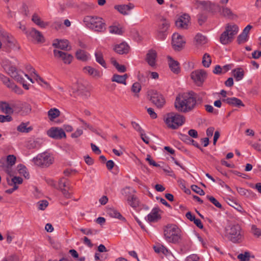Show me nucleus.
<instances>
[{"label":"nucleus","instance_id":"28","mask_svg":"<svg viewBox=\"0 0 261 261\" xmlns=\"http://www.w3.org/2000/svg\"><path fill=\"white\" fill-rule=\"evenodd\" d=\"M0 81H1L4 85L10 89L13 90L18 89L17 86L15 85L14 83L11 82L9 77L1 73H0Z\"/></svg>","mask_w":261,"mask_h":261},{"label":"nucleus","instance_id":"52","mask_svg":"<svg viewBox=\"0 0 261 261\" xmlns=\"http://www.w3.org/2000/svg\"><path fill=\"white\" fill-rule=\"evenodd\" d=\"M141 89V86L139 83L136 82L132 87V91L135 93H138Z\"/></svg>","mask_w":261,"mask_h":261},{"label":"nucleus","instance_id":"48","mask_svg":"<svg viewBox=\"0 0 261 261\" xmlns=\"http://www.w3.org/2000/svg\"><path fill=\"white\" fill-rule=\"evenodd\" d=\"M48 202L46 200H42L37 202L38 208L40 210H44L48 206Z\"/></svg>","mask_w":261,"mask_h":261},{"label":"nucleus","instance_id":"5","mask_svg":"<svg viewBox=\"0 0 261 261\" xmlns=\"http://www.w3.org/2000/svg\"><path fill=\"white\" fill-rule=\"evenodd\" d=\"M239 31L238 27L234 24H227L225 30L220 36V41L224 45H226L232 41L234 36Z\"/></svg>","mask_w":261,"mask_h":261},{"label":"nucleus","instance_id":"55","mask_svg":"<svg viewBox=\"0 0 261 261\" xmlns=\"http://www.w3.org/2000/svg\"><path fill=\"white\" fill-rule=\"evenodd\" d=\"M12 118L9 115L6 116H4L3 115H0V122H10L12 121Z\"/></svg>","mask_w":261,"mask_h":261},{"label":"nucleus","instance_id":"7","mask_svg":"<svg viewBox=\"0 0 261 261\" xmlns=\"http://www.w3.org/2000/svg\"><path fill=\"white\" fill-rule=\"evenodd\" d=\"M32 161L36 165L41 167H47L53 163L52 158L47 152L38 154L33 159Z\"/></svg>","mask_w":261,"mask_h":261},{"label":"nucleus","instance_id":"10","mask_svg":"<svg viewBox=\"0 0 261 261\" xmlns=\"http://www.w3.org/2000/svg\"><path fill=\"white\" fill-rule=\"evenodd\" d=\"M191 79L198 86H201L207 77L206 71L203 69H198L192 72Z\"/></svg>","mask_w":261,"mask_h":261},{"label":"nucleus","instance_id":"29","mask_svg":"<svg viewBox=\"0 0 261 261\" xmlns=\"http://www.w3.org/2000/svg\"><path fill=\"white\" fill-rule=\"evenodd\" d=\"M84 70L85 72H87L89 75L95 78H99L102 75V73L99 70L90 66L85 67Z\"/></svg>","mask_w":261,"mask_h":261},{"label":"nucleus","instance_id":"57","mask_svg":"<svg viewBox=\"0 0 261 261\" xmlns=\"http://www.w3.org/2000/svg\"><path fill=\"white\" fill-rule=\"evenodd\" d=\"M205 108L206 111L208 113H213L216 115L218 113L217 110H214L213 107L211 105H206L205 106Z\"/></svg>","mask_w":261,"mask_h":261},{"label":"nucleus","instance_id":"60","mask_svg":"<svg viewBox=\"0 0 261 261\" xmlns=\"http://www.w3.org/2000/svg\"><path fill=\"white\" fill-rule=\"evenodd\" d=\"M83 130L81 129H77L76 130L72 133L71 135L72 138H76L83 134Z\"/></svg>","mask_w":261,"mask_h":261},{"label":"nucleus","instance_id":"49","mask_svg":"<svg viewBox=\"0 0 261 261\" xmlns=\"http://www.w3.org/2000/svg\"><path fill=\"white\" fill-rule=\"evenodd\" d=\"M16 161V158L15 156H14V155L10 154L8 155L7 157V163L8 164L7 165L12 166L15 164Z\"/></svg>","mask_w":261,"mask_h":261},{"label":"nucleus","instance_id":"32","mask_svg":"<svg viewBox=\"0 0 261 261\" xmlns=\"http://www.w3.org/2000/svg\"><path fill=\"white\" fill-rule=\"evenodd\" d=\"M32 20L36 24H37V25L39 26L42 28H45L48 25V23L47 22L42 21L40 17L36 14H34L32 16Z\"/></svg>","mask_w":261,"mask_h":261},{"label":"nucleus","instance_id":"31","mask_svg":"<svg viewBox=\"0 0 261 261\" xmlns=\"http://www.w3.org/2000/svg\"><path fill=\"white\" fill-rule=\"evenodd\" d=\"M29 122H21L17 127V130L19 132L28 133L33 130V128L32 126H29Z\"/></svg>","mask_w":261,"mask_h":261},{"label":"nucleus","instance_id":"42","mask_svg":"<svg viewBox=\"0 0 261 261\" xmlns=\"http://www.w3.org/2000/svg\"><path fill=\"white\" fill-rule=\"evenodd\" d=\"M212 62V60L209 54L205 53L204 54L202 58V64L203 66L205 67H208L211 63Z\"/></svg>","mask_w":261,"mask_h":261},{"label":"nucleus","instance_id":"2","mask_svg":"<svg viewBox=\"0 0 261 261\" xmlns=\"http://www.w3.org/2000/svg\"><path fill=\"white\" fill-rule=\"evenodd\" d=\"M225 237L233 243L238 244L244 239V231L238 223L231 224L225 228Z\"/></svg>","mask_w":261,"mask_h":261},{"label":"nucleus","instance_id":"27","mask_svg":"<svg viewBox=\"0 0 261 261\" xmlns=\"http://www.w3.org/2000/svg\"><path fill=\"white\" fill-rule=\"evenodd\" d=\"M194 4L197 8H201L206 11H210L212 8L211 3L209 1L195 0Z\"/></svg>","mask_w":261,"mask_h":261},{"label":"nucleus","instance_id":"63","mask_svg":"<svg viewBox=\"0 0 261 261\" xmlns=\"http://www.w3.org/2000/svg\"><path fill=\"white\" fill-rule=\"evenodd\" d=\"M188 135L194 138H197L198 137V133L195 129H190L188 131Z\"/></svg>","mask_w":261,"mask_h":261},{"label":"nucleus","instance_id":"13","mask_svg":"<svg viewBox=\"0 0 261 261\" xmlns=\"http://www.w3.org/2000/svg\"><path fill=\"white\" fill-rule=\"evenodd\" d=\"M47 135L55 139H61L66 137V134L63 129L59 127H51L47 132Z\"/></svg>","mask_w":261,"mask_h":261},{"label":"nucleus","instance_id":"16","mask_svg":"<svg viewBox=\"0 0 261 261\" xmlns=\"http://www.w3.org/2000/svg\"><path fill=\"white\" fill-rule=\"evenodd\" d=\"M1 37L6 39L8 47L11 49H19V46L17 44V41L12 36L4 31H1Z\"/></svg>","mask_w":261,"mask_h":261},{"label":"nucleus","instance_id":"24","mask_svg":"<svg viewBox=\"0 0 261 261\" xmlns=\"http://www.w3.org/2000/svg\"><path fill=\"white\" fill-rule=\"evenodd\" d=\"M134 5L132 3H129L128 5H116L114 6V8L118 10L121 14L126 15L128 13V11L133 9Z\"/></svg>","mask_w":261,"mask_h":261},{"label":"nucleus","instance_id":"19","mask_svg":"<svg viewBox=\"0 0 261 261\" xmlns=\"http://www.w3.org/2000/svg\"><path fill=\"white\" fill-rule=\"evenodd\" d=\"M69 41L66 39H56L53 41V46L55 48L68 51L71 49V47L69 46Z\"/></svg>","mask_w":261,"mask_h":261},{"label":"nucleus","instance_id":"35","mask_svg":"<svg viewBox=\"0 0 261 261\" xmlns=\"http://www.w3.org/2000/svg\"><path fill=\"white\" fill-rule=\"evenodd\" d=\"M95 56L96 62L100 64L102 67L106 68L107 64L103 59L102 53L100 51H96L95 53Z\"/></svg>","mask_w":261,"mask_h":261},{"label":"nucleus","instance_id":"17","mask_svg":"<svg viewBox=\"0 0 261 261\" xmlns=\"http://www.w3.org/2000/svg\"><path fill=\"white\" fill-rule=\"evenodd\" d=\"M185 43V41L182 39V36L178 33H174L172 35V44L175 50H179L182 47Z\"/></svg>","mask_w":261,"mask_h":261},{"label":"nucleus","instance_id":"46","mask_svg":"<svg viewBox=\"0 0 261 261\" xmlns=\"http://www.w3.org/2000/svg\"><path fill=\"white\" fill-rule=\"evenodd\" d=\"M135 192L134 190H133L132 189H131L129 187H126L121 190V194L124 195L125 197H126L127 198L128 197H130V196H132L133 195L131 193V192Z\"/></svg>","mask_w":261,"mask_h":261},{"label":"nucleus","instance_id":"51","mask_svg":"<svg viewBox=\"0 0 261 261\" xmlns=\"http://www.w3.org/2000/svg\"><path fill=\"white\" fill-rule=\"evenodd\" d=\"M191 189L194 191L197 194L200 195H204L205 193L204 191L201 189L200 187H198L196 185H193L191 186Z\"/></svg>","mask_w":261,"mask_h":261},{"label":"nucleus","instance_id":"62","mask_svg":"<svg viewBox=\"0 0 261 261\" xmlns=\"http://www.w3.org/2000/svg\"><path fill=\"white\" fill-rule=\"evenodd\" d=\"M147 112L152 119H155L157 117V114L154 112V110L152 108H148Z\"/></svg>","mask_w":261,"mask_h":261},{"label":"nucleus","instance_id":"34","mask_svg":"<svg viewBox=\"0 0 261 261\" xmlns=\"http://www.w3.org/2000/svg\"><path fill=\"white\" fill-rule=\"evenodd\" d=\"M60 111L57 108H51L47 112L50 120L53 121L60 115Z\"/></svg>","mask_w":261,"mask_h":261},{"label":"nucleus","instance_id":"33","mask_svg":"<svg viewBox=\"0 0 261 261\" xmlns=\"http://www.w3.org/2000/svg\"><path fill=\"white\" fill-rule=\"evenodd\" d=\"M78 94L81 95L84 98H87L90 96V92L86 87L81 84L77 88Z\"/></svg>","mask_w":261,"mask_h":261},{"label":"nucleus","instance_id":"37","mask_svg":"<svg viewBox=\"0 0 261 261\" xmlns=\"http://www.w3.org/2000/svg\"><path fill=\"white\" fill-rule=\"evenodd\" d=\"M7 180L8 185L11 186H17V184H21L22 182V178L20 177L14 176L12 179H10L7 177Z\"/></svg>","mask_w":261,"mask_h":261},{"label":"nucleus","instance_id":"22","mask_svg":"<svg viewBox=\"0 0 261 261\" xmlns=\"http://www.w3.org/2000/svg\"><path fill=\"white\" fill-rule=\"evenodd\" d=\"M222 101L233 107H244V104L241 99L234 97L223 99Z\"/></svg>","mask_w":261,"mask_h":261},{"label":"nucleus","instance_id":"59","mask_svg":"<svg viewBox=\"0 0 261 261\" xmlns=\"http://www.w3.org/2000/svg\"><path fill=\"white\" fill-rule=\"evenodd\" d=\"M5 172L10 176H13L14 173L12 170V166L7 165L4 169Z\"/></svg>","mask_w":261,"mask_h":261},{"label":"nucleus","instance_id":"11","mask_svg":"<svg viewBox=\"0 0 261 261\" xmlns=\"http://www.w3.org/2000/svg\"><path fill=\"white\" fill-rule=\"evenodd\" d=\"M22 105L20 102H18V103H14L12 105V107H10L7 102L1 101L0 102V109L3 112L7 114L13 113V111L19 113L20 112L19 107H21Z\"/></svg>","mask_w":261,"mask_h":261},{"label":"nucleus","instance_id":"25","mask_svg":"<svg viewBox=\"0 0 261 261\" xmlns=\"http://www.w3.org/2000/svg\"><path fill=\"white\" fill-rule=\"evenodd\" d=\"M129 47L126 43L122 42L117 44L114 47L115 51L119 54H126L128 53Z\"/></svg>","mask_w":261,"mask_h":261},{"label":"nucleus","instance_id":"44","mask_svg":"<svg viewBox=\"0 0 261 261\" xmlns=\"http://www.w3.org/2000/svg\"><path fill=\"white\" fill-rule=\"evenodd\" d=\"M206 198L208 200H210L217 207L219 208H221L222 207L221 204L213 196L207 195Z\"/></svg>","mask_w":261,"mask_h":261},{"label":"nucleus","instance_id":"4","mask_svg":"<svg viewBox=\"0 0 261 261\" xmlns=\"http://www.w3.org/2000/svg\"><path fill=\"white\" fill-rule=\"evenodd\" d=\"M180 229L174 224H168L164 229L165 240L169 243L176 244L181 239Z\"/></svg>","mask_w":261,"mask_h":261},{"label":"nucleus","instance_id":"26","mask_svg":"<svg viewBox=\"0 0 261 261\" xmlns=\"http://www.w3.org/2000/svg\"><path fill=\"white\" fill-rule=\"evenodd\" d=\"M168 59L169 60V65L171 70L175 74H178L180 71V69L179 67V63L174 60L171 57L168 56Z\"/></svg>","mask_w":261,"mask_h":261},{"label":"nucleus","instance_id":"56","mask_svg":"<svg viewBox=\"0 0 261 261\" xmlns=\"http://www.w3.org/2000/svg\"><path fill=\"white\" fill-rule=\"evenodd\" d=\"M146 161H147L149 164L150 165H152L154 167H159L160 165L157 164L154 161H153L151 158V156L149 154H147V158L146 159Z\"/></svg>","mask_w":261,"mask_h":261},{"label":"nucleus","instance_id":"53","mask_svg":"<svg viewBox=\"0 0 261 261\" xmlns=\"http://www.w3.org/2000/svg\"><path fill=\"white\" fill-rule=\"evenodd\" d=\"M31 69H32V70H33V72L35 74L36 81L37 82V83L40 86H43V84L44 82H45V81L42 77H41L38 74L36 73L35 70L34 68L31 67Z\"/></svg>","mask_w":261,"mask_h":261},{"label":"nucleus","instance_id":"50","mask_svg":"<svg viewBox=\"0 0 261 261\" xmlns=\"http://www.w3.org/2000/svg\"><path fill=\"white\" fill-rule=\"evenodd\" d=\"M251 231L253 235L257 237L261 236V229L257 228L256 225H252Z\"/></svg>","mask_w":261,"mask_h":261},{"label":"nucleus","instance_id":"58","mask_svg":"<svg viewBox=\"0 0 261 261\" xmlns=\"http://www.w3.org/2000/svg\"><path fill=\"white\" fill-rule=\"evenodd\" d=\"M66 187V181L63 178H61L59 181V189L61 190Z\"/></svg>","mask_w":261,"mask_h":261},{"label":"nucleus","instance_id":"54","mask_svg":"<svg viewBox=\"0 0 261 261\" xmlns=\"http://www.w3.org/2000/svg\"><path fill=\"white\" fill-rule=\"evenodd\" d=\"M132 125L133 128L136 130L140 134L144 133V130L141 128V127L140 126V125L138 123L134 122V121H132Z\"/></svg>","mask_w":261,"mask_h":261},{"label":"nucleus","instance_id":"47","mask_svg":"<svg viewBox=\"0 0 261 261\" xmlns=\"http://www.w3.org/2000/svg\"><path fill=\"white\" fill-rule=\"evenodd\" d=\"M248 39V36H246L242 33L237 38V42L239 44L244 43Z\"/></svg>","mask_w":261,"mask_h":261},{"label":"nucleus","instance_id":"36","mask_svg":"<svg viewBox=\"0 0 261 261\" xmlns=\"http://www.w3.org/2000/svg\"><path fill=\"white\" fill-rule=\"evenodd\" d=\"M108 214L112 218H118L119 220H124L125 218L117 210L114 208H110L108 210Z\"/></svg>","mask_w":261,"mask_h":261},{"label":"nucleus","instance_id":"61","mask_svg":"<svg viewBox=\"0 0 261 261\" xmlns=\"http://www.w3.org/2000/svg\"><path fill=\"white\" fill-rule=\"evenodd\" d=\"M61 191L63 195L65 197V198H66L67 199H69V198H71L72 197L71 194L70 193H69L68 192V191L66 189H65V188L62 189V190H61Z\"/></svg>","mask_w":261,"mask_h":261},{"label":"nucleus","instance_id":"1","mask_svg":"<svg viewBox=\"0 0 261 261\" xmlns=\"http://www.w3.org/2000/svg\"><path fill=\"white\" fill-rule=\"evenodd\" d=\"M193 92L177 96L174 102L175 109L179 112L187 113L192 111L196 104V99Z\"/></svg>","mask_w":261,"mask_h":261},{"label":"nucleus","instance_id":"43","mask_svg":"<svg viewBox=\"0 0 261 261\" xmlns=\"http://www.w3.org/2000/svg\"><path fill=\"white\" fill-rule=\"evenodd\" d=\"M195 40L198 44H204L206 43V38L201 34H198L195 37Z\"/></svg>","mask_w":261,"mask_h":261},{"label":"nucleus","instance_id":"45","mask_svg":"<svg viewBox=\"0 0 261 261\" xmlns=\"http://www.w3.org/2000/svg\"><path fill=\"white\" fill-rule=\"evenodd\" d=\"M112 81L115 82H116V83H118L119 84H122L125 85L126 84V83H124V81H123V78L122 77V76H121V75H118L117 74H114L113 75V77L112 78Z\"/></svg>","mask_w":261,"mask_h":261},{"label":"nucleus","instance_id":"15","mask_svg":"<svg viewBox=\"0 0 261 261\" xmlns=\"http://www.w3.org/2000/svg\"><path fill=\"white\" fill-rule=\"evenodd\" d=\"M25 34L28 37H31L38 42L43 43L45 41L41 33L35 28H31L30 30L25 31Z\"/></svg>","mask_w":261,"mask_h":261},{"label":"nucleus","instance_id":"12","mask_svg":"<svg viewBox=\"0 0 261 261\" xmlns=\"http://www.w3.org/2000/svg\"><path fill=\"white\" fill-rule=\"evenodd\" d=\"M169 27L170 22L165 18H162L158 29L159 36L161 39L163 40L165 38L166 32Z\"/></svg>","mask_w":261,"mask_h":261},{"label":"nucleus","instance_id":"9","mask_svg":"<svg viewBox=\"0 0 261 261\" xmlns=\"http://www.w3.org/2000/svg\"><path fill=\"white\" fill-rule=\"evenodd\" d=\"M149 100L158 108H162L165 104V100L163 95L154 90L148 92Z\"/></svg>","mask_w":261,"mask_h":261},{"label":"nucleus","instance_id":"23","mask_svg":"<svg viewBox=\"0 0 261 261\" xmlns=\"http://www.w3.org/2000/svg\"><path fill=\"white\" fill-rule=\"evenodd\" d=\"M219 8L220 14L224 17L230 19H233L237 17V15L233 14L230 8L223 6Z\"/></svg>","mask_w":261,"mask_h":261},{"label":"nucleus","instance_id":"8","mask_svg":"<svg viewBox=\"0 0 261 261\" xmlns=\"http://www.w3.org/2000/svg\"><path fill=\"white\" fill-rule=\"evenodd\" d=\"M2 64L4 69L6 71L8 74L15 80L19 83L23 82V78L21 75L18 74V70L16 67L10 65L9 61L4 60Z\"/></svg>","mask_w":261,"mask_h":261},{"label":"nucleus","instance_id":"41","mask_svg":"<svg viewBox=\"0 0 261 261\" xmlns=\"http://www.w3.org/2000/svg\"><path fill=\"white\" fill-rule=\"evenodd\" d=\"M17 170L20 174L23 175L25 178H29V174L27 172V169L25 166L22 164L18 165L17 166Z\"/></svg>","mask_w":261,"mask_h":261},{"label":"nucleus","instance_id":"18","mask_svg":"<svg viewBox=\"0 0 261 261\" xmlns=\"http://www.w3.org/2000/svg\"><path fill=\"white\" fill-rule=\"evenodd\" d=\"M190 20V16L188 14H184L180 16L175 21L176 27L180 29H187Z\"/></svg>","mask_w":261,"mask_h":261},{"label":"nucleus","instance_id":"20","mask_svg":"<svg viewBox=\"0 0 261 261\" xmlns=\"http://www.w3.org/2000/svg\"><path fill=\"white\" fill-rule=\"evenodd\" d=\"M157 53L153 49H150L146 54V61L151 67L155 66Z\"/></svg>","mask_w":261,"mask_h":261},{"label":"nucleus","instance_id":"6","mask_svg":"<svg viewBox=\"0 0 261 261\" xmlns=\"http://www.w3.org/2000/svg\"><path fill=\"white\" fill-rule=\"evenodd\" d=\"M165 121L168 127L175 129L184 124L185 118L180 114L171 112L167 114Z\"/></svg>","mask_w":261,"mask_h":261},{"label":"nucleus","instance_id":"21","mask_svg":"<svg viewBox=\"0 0 261 261\" xmlns=\"http://www.w3.org/2000/svg\"><path fill=\"white\" fill-rule=\"evenodd\" d=\"M160 208L158 207H154L151 213L147 216V220L149 222H157L161 219V216L159 214Z\"/></svg>","mask_w":261,"mask_h":261},{"label":"nucleus","instance_id":"40","mask_svg":"<svg viewBox=\"0 0 261 261\" xmlns=\"http://www.w3.org/2000/svg\"><path fill=\"white\" fill-rule=\"evenodd\" d=\"M109 32L111 34H115L117 35H122L123 33V30L121 27H118L116 25H111L109 28Z\"/></svg>","mask_w":261,"mask_h":261},{"label":"nucleus","instance_id":"39","mask_svg":"<svg viewBox=\"0 0 261 261\" xmlns=\"http://www.w3.org/2000/svg\"><path fill=\"white\" fill-rule=\"evenodd\" d=\"M128 204L133 207H137L139 206V201L138 198L135 196L132 195L127 198Z\"/></svg>","mask_w":261,"mask_h":261},{"label":"nucleus","instance_id":"3","mask_svg":"<svg viewBox=\"0 0 261 261\" xmlns=\"http://www.w3.org/2000/svg\"><path fill=\"white\" fill-rule=\"evenodd\" d=\"M83 22L85 25L96 32H103L106 30V24L102 18L95 16H86Z\"/></svg>","mask_w":261,"mask_h":261},{"label":"nucleus","instance_id":"30","mask_svg":"<svg viewBox=\"0 0 261 261\" xmlns=\"http://www.w3.org/2000/svg\"><path fill=\"white\" fill-rule=\"evenodd\" d=\"M75 57L77 60L86 61L89 59V54L82 49H78L75 53Z\"/></svg>","mask_w":261,"mask_h":261},{"label":"nucleus","instance_id":"64","mask_svg":"<svg viewBox=\"0 0 261 261\" xmlns=\"http://www.w3.org/2000/svg\"><path fill=\"white\" fill-rule=\"evenodd\" d=\"M199 257L196 254H192L187 257L186 261H198Z\"/></svg>","mask_w":261,"mask_h":261},{"label":"nucleus","instance_id":"14","mask_svg":"<svg viewBox=\"0 0 261 261\" xmlns=\"http://www.w3.org/2000/svg\"><path fill=\"white\" fill-rule=\"evenodd\" d=\"M54 55L55 58L62 60L65 64H69L73 58L71 55L57 49L54 50Z\"/></svg>","mask_w":261,"mask_h":261},{"label":"nucleus","instance_id":"38","mask_svg":"<svg viewBox=\"0 0 261 261\" xmlns=\"http://www.w3.org/2000/svg\"><path fill=\"white\" fill-rule=\"evenodd\" d=\"M232 73L236 81H240L244 77V71L242 68H239L235 69L232 70Z\"/></svg>","mask_w":261,"mask_h":261}]
</instances>
